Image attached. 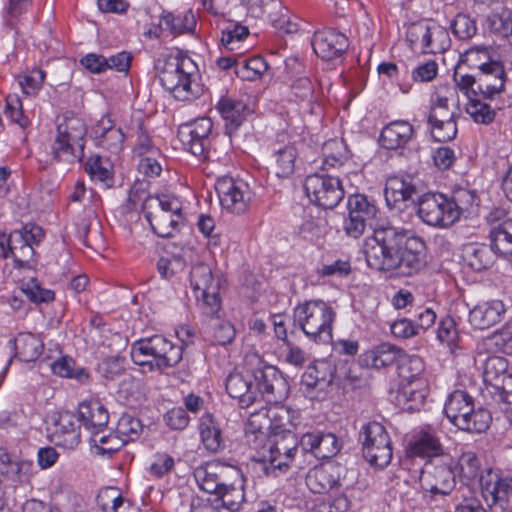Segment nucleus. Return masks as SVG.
Wrapping results in <instances>:
<instances>
[{
	"label": "nucleus",
	"instance_id": "nucleus-1",
	"mask_svg": "<svg viewBox=\"0 0 512 512\" xmlns=\"http://www.w3.org/2000/svg\"><path fill=\"white\" fill-rule=\"evenodd\" d=\"M424 241L410 230L382 226L367 237L363 251L367 265L375 270H400L413 274L424 265Z\"/></svg>",
	"mask_w": 512,
	"mask_h": 512
},
{
	"label": "nucleus",
	"instance_id": "nucleus-2",
	"mask_svg": "<svg viewBox=\"0 0 512 512\" xmlns=\"http://www.w3.org/2000/svg\"><path fill=\"white\" fill-rule=\"evenodd\" d=\"M272 422L269 408L262 407L249 415L245 426L247 444L256 451L251 462V469L258 476L276 477L285 472L297 451L296 442L292 439L289 446L285 439L273 442L269 439Z\"/></svg>",
	"mask_w": 512,
	"mask_h": 512
},
{
	"label": "nucleus",
	"instance_id": "nucleus-3",
	"mask_svg": "<svg viewBox=\"0 0 512 512\" xmlns=\"http://www.w3.org/2000/svg\"><path fill=\"white\" fill-rule=\"evenodd\" d=\"M162 86L177 100L188 101L199 94L198 66L182 51L174 50L158 61Z\"/></svg>",
	"mask_w": 512,
	"mask_h": 512
},
{
	"label": "nucleus",
	"instance_id": "nucleus-4",
	"mask_svg": "<svg viewBox=\"0 0 512 512\" xmlns=\"http://www.w3.org/2000/svg\"><path fill=\"white\" fill-rule=\"evenodd\" d=\"M130 356L143 371H164L182 359V346L174 345L162 335L141 338L132 343Z\"/></svg>",
	"mask_w": 512,
	"mask_h": 512
},
{
	"label": "nucleus",
	"instance_id": "nucleus-5",
	"mask_svg": "<svg viewBox=\"0 0 512 512\" xmlns=\"http://www.w3.org/2000/svg\"><path fill=\"white\" fill-rule=\"evenodd\" d=\"M294 318L311 341L322 344L332 341L336 311L328 302L310 300L299 304L294 309Z\"/></svg>",
	"mask_w": 512,
	"mask_h": 512
},
{
	"label": "nucleus",
	"instance_id": "nucleus-6",
	"mask_svg": "<svg viewBox=\"0 0 512 512\" xmlns=\"http://www.w3.org/2000/svg\"><path fill=\"white\" fill-rule=\"evenodd\" d=\"M244 361L248 371L253 375L257 397L261 395L268 404L280 403L285 399L288 394V384L275 366L266 363L255 351L247 352Z\"/></svg>",
	"mask_w": 512,
	"mask_h": 512
},
{
	"label": "nucleus",
	"instance_id": "nucleus-7",
	"mask_svg": "<svg viewBox=\"0 0 512 512\" xmlns=\"http://www.w3.org/2000/svg\"><path fill=\"white\" fill-rule=\"evenodd\" d=\"M86 127L78 117L64 118L57 124V133L51 151L60 162L72 163L80 160L84 152Z\"/></svg>",
	"mask_w": 512,
	"mask_h": 512
},
{
	"label": "nucleus",
	"instance_id": "nucleus-8",
	"mask_svg": "<svg viewBox=\"0 0 512 512\" xmlns=\"http://www.w3.org/2000/svg\"><path fill=\"white\" fill-rule=\"evenodd\" d=\"M484 383L492 388L490 393L497 409L512 413V374L508 373V362L500 356H489L482 366Z\"/></svg>",
	"mask_w": 512,
	"mask_h": 512
},
{
	"label": "nucleus",
	"instance_id": "nucleus-9",
	"mask_svg": "<svg viewBox=\"0 0 512 512\" xmlns=\"http://www.w3.org/2000/svg\"><path fill=\"white\" fill-rule=\"evenodd\" d=\"M410 48L419 53H441L450 47L451 40L445 27L434 21H419L406 30Z\"/></svg>",
	"mask_w": 512,
	"mask_h": 512
},
{
	"label": "nucleus",
	"instance_id": "nucleus-10",
	"mask_svg": "<svg viewBox=\"0 0 512 512\" xmlns=\"http://www.w3.org/2000/svg\"><path fill=\"white\" fill-rule=\"evenodd\" d=\"M360 441L365 459L377 468L386 467L392 459L390 437L385 427L376 421L362 426Z\"/></svg>",
	"mask_w": 512,
	"mask_h": 512
},
{
	"label": "nucleus",
	"instance_id": "nucleus-11",
	"mask_svg": "<svg viewBox=\"0 0 512 512\" xmlns=\"http://www.w3.org/2000/svg\"><path fill=\"white\" fill-rule=\"evenodd\" d=\"M448 196L443 193H426L418 198L416 214L427 226L449 229L457 221Z\"/></svg>",
	"mask_w": 512,
	"mask_h": 512
},
{
	"label": "nucleus",
	"instance_id": "nucleus-12",
	"mask_svg": "<svg viewBox=\"0 0 512 512\" xmlns=\"http://www.w3.org/2000/svg\"><path fill=\"white\" fill-rule=\"evenodd\" d=\"M304 189L310 201L324 209H333L344 198V189L339 178L326 174L308 175Z\"/></svg>",
	"mask_w": 512,
	"mask_h": 512
},
{
	"label": "nucleus",
	"instance_id": "nucleus-13",
	"mask_svg": "<svg viewBox=\"0 0 512 512\" xmlns=\"http://www.w3.org/2000/svg\"><path fill=\"white\" fill-rule=\"evenodd\" d=\"M190 283L195 297L207 307V313H216L220 308L219 282L215 280L208 264L199 263L190 271Z\"/></svg>",
	"mask_w": 512,
	"mask_h": 512
},
{
	"label": "nucleus",
	"instance_id": "nucleus-14",
	"mask_svg": "<svg viewBox=\"0 0 512 512\" xmlns=\"http://www.w3.org/2000/svg\"><path fill=\"white\" fill-rule=\"evenodd\" d=\"M216 191L222 208L234 214L246 212L253 197L246 182L230 177L218 179Z\"/></svg>",
	"mask_w": 512,
	"mask_h": 512
},
{
	"label": "nucleus",
	"instance_id": "nucleus-15",
	"mask_svg": "<svg viewBox=\"0 0 512 512\" xmlns=\"http://www.w3.org/2000/svg\"><path fill=\"white\" fill-rule=\"evenodd\" d=\"M455 477L453 461L445 457L438 460L435 465L426 466L422 473L421 485L423 490L432 496L448 495L455 487Z\"/></svg>",
	"mask_w": 512,
	"mask_h": 512
},
{
	"label": "nucleus",
	"instance_id": "nucleus-16",
	"mask_svg": "<svg viewBox=\"0 0 512 512\" xmlns=\"http://www.w3.org/2000/svg\"><path fill=\"white\" fill-rule=\"evenodd\" d=\"M213 123L210 118L202 117L192 123L182 125L178 138L183 147L197 157H205L210 145Z\"/></svg>",
	"mask_w": 512,
	"mask_h": 512
},
{
	"label": "nucleus",
	"instance_id": "nucleus-17",
	"mask_svg": "<svg viewBox=\"0 0 512 512\" xmlns=\"http://www.w3.org/2000/svg\"><path fill=\"white\" fill-rule=\"evenodd\" d=\"M231 475H238V467L220 462H208L194 470V478L199 488L210 494H217Z\"/></svg>",
	"mask_w": 512,
	"mask_h": 512
},
{
	"label": "nucleus",
	"instance_id": "nucleus-18",
	"mask_svg": "<svg viewBox=\"0 0 512 512\" xmlns=\"http://www.w3.org/2000/svg\"><path fill=\"white\" fill-rule=\"evenodd\" d=\"M335 368L327 360H317L309 365L301 377V387L304 393L313 398H319L331 385Z\"/></svg>",
	"mask_w": 512,
	"mask_h": 512
},
{
	"label": "nucleus",
	"instance_id": "nucleus-19",
	"mask_svg": "<svg viewBox=\"0 0 512 512\" xmlns=\"http://www.w3.org/2000/svg\"><path fill=\"white\" fill-rule=\"evenodd\" d=\"M480 73L477 77V91L483 99L495 100L505 89L506 74L503 65L498 61L479 64Z\"/></svg>",
	"mask_w": 512,
	"mask_h": 512
},
{
	"label": "nucleus",
	"instance_id": "nucleus-20",
	"mask_svg": "<svg viewBox=\"0 0 512 512\" xmlns=\"http://www.w3.org/2000/svg\"><path fill=\"white\" fill-rule=\"evenodd\" d=\"M442 453L443 446L437 433L428 426L415 429L406 447V454L411 458H434Z\"/></svg>",
	"mask_w": 512,
	"mask_h": 512
},
{
	"label": "nucleus",
	"instance_id": "nucleus-21",
	"mask_svg": "<svg viewBox=\"0 0 512 512\" xmlns=\"http://www.w3.org/2000/svg\"><path fill=\"white\" fill-rule=\"evenodd\" d=\"M34 473L33 461L12 457L0 449V477L3 482L16 487L28 483Z\"/></svg>",
	"mask_w": 512,
	"mask_h": 512
},
{
	"label": "nucleus",
	"instance_id": "nucleus-22",
	"mask_svg": "<svg viewBox=\"0 0 512 512\" xmlns=\"http://www.w3.org/2000/svg\"><path fill=\"white\" fill-rule=\"evenodd\" d=\"M226 391L230 397L238 399L241 407L246 408L257 400L253 375L244 362L243 371L230 373L226 379Z\"/></svg>",
	"mask_w": 512,
	"mask_h": 512
},
{
	"label": "nucleus",
	"instance_id": "nucleus-23",
	"mask_svg": "<svg viewBox=\"0 0 512 512\" xmlns=\"http://www.w3.org/2000/svg\"><path fill=\"white\" fill-rule=\"evenodd\" d=\"M348 45L347 37L333 29L316 32L312 40L314 52L323 60L340 57L346 51Z\"/></svg>",
	"mask_w": 512,
	"mask_h": 512
},
{
	"label": "nucleus",
	"instance_id": "nucleus-24",
	"mask_svg": "<svg viewBox=\"0 0 512 512\" xmlns=\"http://www.w3.org/2000/svg\"><path fill=\"white\" fill-rule=\"evenodd\" d=\"M506 310L502 300L480 301L469 311V323L476 329H488L504 318Z\"/></svg>",
	"mask_w": 512,
	"mask_h": 512
},
{
	"label": "nucleus",
	"instance_id": "nucleus-25",
	"mask_svg": "<svg viewBox=\"0 0 512 512\" xmlns=\"http://www.w3.org/2000/svg\"><path fill=\"white\" fill-rule=\"evenodd\" d=\"M418 193V183L415 178L409 175L389 177L385 184V200L391 208L398 207L399 204L409 200H414Z\"/></svg>",
	"mask_w": 512,
	"mask_h": 512
},
{
	"label": "nucleus",
	"instance_id": "nucleus-26",
	"mask_svg": "<svg viewBox=\"0 0 512 512\" xmlns=\"http://www.w3.org/2000/svg\"><path fill=\"white\" fill-rule=\"evenodd\" d=\"M217 109L224 122L225 132L229 136L237 132L250 113L243 100L233 97H222L217 103Z\"/></svg>",
	"mask_w": 512,
	"mask_h": 512
},
{
	"label": "nucleus",
	"instance_id": "nucleus-27",
	"mask_svg": "<svg viewBox=\"0 0 512 512\" xmlns=\"http://www.w3.org/2000/svg\"><path fill=\"white\" fill-rule=\"evenodd\" d=\"M91 133L98 147L115 154L122 150L124 133L120 127L115 126L109 116H103L94 125Z\"/></svg>",
	"mask_w": 512,
	"mask_h": 512
},
{
	"label": "nucleus",
	"instance_id": "nucleus-28",
	"mask_svg": "<svg viewBox=\"0 0 512 512\" xmlns=\"http://www.w3.org/2000/svg\"><path fill=\"white\" fill-rule=\"evenodd\" d=\"M0 255L5 259L12 257L16 264L23 266L33 258L34 250L27 244L19 229L9 235L0 234Z\"/></svg>",
	"mask_w": 512,
	"mask_h": 512
},
{
	"label": "nucleus",
	"instance_id": "nucleus-29",
	"mask_svg": "<svg viewBox=\"0 0 512 512\" xmlns=\"http://www.w3.org/2000/svg\"><path fill=\"white\" fill-rule=\"evenodd\" d=\"M455 417L449 420L458 429L468 432L482 433L491 423V414L483 408H474L473 400Z\"/></svg>",
	"mask_w": 512,
	"mask_h": 512
},
{
	"label": "nucleus",
	"instance_id": "nucleus-30",
	"mask_svg": "<svg viewBox=\"0 0 512 512\" xmlns=\"http://www.w3.org/2000/svg\"><path fill=\"white\" fill-rule=\"evenodd\" d=\"M298 148L294 142L276 143L272 148L270 168L278 178L290 177L296 167Z\"/></svg>",
	"mask_w": 512,
	"mask_h": 512
},
{
	"label": "nucleus",
	"instance_id": "nucleus-31",
	"mask_svg": "<svg viewBox=\"0 0 512 512\" xmlns=\"http://www.w3.org/2000/svg\"><path fill=\"white\" fill-rule=\"evenodd\" d=\"M79 420L91 436L106 428L109 421L107 409L98 400L83 401L78 407Z\"/></svg>",
	"mask_w": 512,
	"mask_h": 512
},
{
	"label": "nucleus",
	"instance_id": "nucleus-32",
	"mask_svg": "<svg viewBox=\"0 0 512 512\" xmlns=\"http://www.w3.org/2000/svg\"><path fill=\"white\" fill-rule=\"evenodd\" d=\"M54 442L64 448L73 449L80 442L79 426L76 417L70 412L60 413L54 423Z\"/></svg>",
	"mask_w": 512,
	"mask_h": 512
},
{
	"label": "nucleus",
	"instance_id": "nucleus-33",
	"mask_svg": "<svg viewBox=\"0 0 512 512\" xmlns=\"http://www.w3.org/2000/svg\"><path fill=\"white\" fill-rule=\"evenodd\" d=\"M399 356H401V349L399 347L384 342L365 351L360 356V362L366 367L382 369L396 364Z\"/></svg>",
	"mask_w": 512,
	"mask_h": 512
},
{
	"label": "nucleus",
	"instance_id": "nucleus-34",
	"mask_svg": "<svg viewBox=\"0 0 512 512\" xmlns=\"http://www.w3.org/2000/svg\"><path fill=\"white\" fill-rule=\"evenodd\" d=\"M413 126L404 120H397L387 124L381 131L380 144L390 150L404 147L413 137Z\"/></svg>",
	"mask_w": 512,
	"mask_h": 512
},
{
	"label": "nucleus",
	"instance_id": "nucleus-35",
	"mask_svg": "<svg viewBox=\"0 0 512 512\" xmlns=\"http://www.w3.org/2000/svg\"><path fill=\"white\" fill-rule=\"evenodd\" d=\"M339 479L338 467L327 462L311 469L306 476L307 487L316 494L330 490Z\"/></svg>",
	"mask_w": 512,
	"mask_h": 512
},
{
	"label": "nucleus",
	"instance_id": "nucleus-36",
	"mask_svg": "<svg viewBox=\"0 0 512 512\" xmlns=\"http://www.w3.org/2000/svg\"><path fill=\"white\" fill-rule=\"evenodd\" d=\"M84 170L100 187L108 189L113 186L114 166L109 158L93 154L85 160Z\"/></svg>",
	"mask_w": 512,
	"mask_h": 512
},
{
	"label": "nucleus",
	"instance_id": "nucleus-37",
	"mask_svg": "<svg viewBox=\"0 0 512 512\" xmlns=\"http://www.w3.org/2000/svg\"><path fill=\"white\" fill-rule=\"evenodd\" d=\"M246 479L242 471L238 468V475H231V480L226 481L225 487H221L216 494L225 508L230 511H238L245 501Z\"/></svg>",
	"mask_w": 512,
	"mask_h": 512
},
{
	"label": "nucleus",
	"instance_id": "nucleus-38",
	"mask_svg": "<svg viewBox=\"0 0 512 512\" xmlns=\"http://www.w3.org/2000/svg\"><path fill=\"white\" fill-rule=\"evenodd\" d=\"M199 433L206 450L216 453L224 448L220 425L211 413H204L200 418Z\"/></svg>",
	"mask_w": 512,
	"mask_h": 512
},
{
	"label": "nucleus",
	"instance_id": "nucleus-39",
	"mask_svg": "<svg viewBox=\"0 0 512 512\" xmlns=\"http://www.w3.org/2000/svg\"><path fill=\"white\" fill-rule=\"evenodd\" d=\"M11 350L15 351L16 356L24 361L31 362L38 359L43 352L42 340L32 333H20L13 340L9 341Z\"/></svg>",
	"mask_w": 512,
	"mask_h": 512
},
{
	"label": "nucleus",
	"instance_id": "nucleus-40",
	"mask_svg": "<svg viewBox=\"0 0 512 512\" xmlns=\"http://www.w3.org/2000/svg\"><path fill=\"white\" fill-rule=\"evenodd\" d=\"M457 113L448 116L428 115L427 122L430 133L435 141L447 142L457 135Z\"/></svg>",
	"mask_w": 512,
	"mask_h": 512
},
{
	"label": "nucleus",
	"instance_id": "nucleus-41",
	"mask_svg": "<svg viewBox=\"0 0 512 512\" xmlns=\"http://www.w3.org/2000/svg\"><path fill=\"white\" fill-rule=\"evenodd\" d=\"M457 102V90L447 84H441L435 87L430 99V111L428 115L448 116L456 114L450 109V104Z\"/></svg>",
	"mask_w": 512,
	"mask_h": 512
},
{
	"label": "nucleus",
	"instance_id": "nucleus-42",
	"mask_svg": "<svg viewBox=\"0 0 512 512\" xmlns=\"http://www.w3.org/2000/svg\"><path fill=\"white\" fill-rule=\"evenodd\" d=\"M426 392L424 381L416 380L407 382L398 391L397 400L403 409L409 411L419 410L424 403Z\"/></svg>",
	"mask_w": 512,
	"mask_h": 512
},
{
	"label": "nucleus",
	"instance_id": "nucleus-43",
	"mask_svg": "<svg viewBox=\"0 0 512 512\" xmlns=\"http://www.w3.org/2000/svg\"><path fill=\"white\" fill-rule=\"evenodd\" d=\"M291 93L300 102L306 103L310 110L313 105L318 103L322 96L321 88H317L315 83L307 76L295 77L290 84Z\"/></svg>",
	"mask_w": 512,
	"mask_h": 512
},
{
	"label": "nucleus",
	"instance_id": "nucleus-44",
	"mask_svg": "<svg viewBox=\"0 0 512 512\" xmlns=\"http://www.w3.org/2000/svg\"><path fill=\"white\" fill-rule=\"evenodd\" d=\"M147 218L154 233L163 238L173 236L185 222L184 216L166 214V212L149 213Z\"/></svg>",
	"mask_w": 512,
	"mask_h": 512
},
{
	"label": "nucleus",
	"instance_id": "nucleus-45",
	"mask_svg": "<svg viewBox=\"0 0 512 512\" xmlns=\"http://www.w3.org/2000/svg\"><path fill=\"white\" fill-rule=\"evenodd\" d=\"M162 27L172 35L193 34L196 28V18L192 11L174 15H162Z\"/></svg>",
	"mask_w": 512,
	"mask_h": 512
},
{
	"label": "nucleus",
	"instance_id": "nucleus-46",
	"mask_svg": "<svg viewBox=\"0 0 512 512\" xmlns=\"http://www.w3.org/2000/svg\"><path fill=\"white\" fill-rule=\"evenodd\" d=\"M90 443L94 454L106 457H110L125 444L117 432L106 434L105 429L94 433L90 438Z\"/></svg>",
	"mask_w": 512,
	"mask_h": 512
},
{
	"label": "nucleus",
	"instance_id": "nucleus-47",
	"mask_svg": "<svg viewBox=\"0 0 512 512\" xmlns=\"http://www.w3.org/2000/svg\"><path fill=\"white\" fill-rule=\"evenodd\" d=\"M489 238L495 254L512 255V220L505 221L497 228H490Z\"/></svg>",
	"mask_w": 512,
	"mask_h": 512
},
{
	"label": "nucleus",
	"instance_id": "nucleus-48",
	"mask_svg": "<svg viewBox=\"0 0 512 512\" xmlns=\"http://www.w3.org/2000/svg\"><path fill=\"white\" fill-rule=\"evenodd\" d=\"M399 376L407 381L421 380L419 376L423 373L425 366L421 357L415 354H407L401 349V356L397 361Z\"/></svg>",
	"mask_w": 512,
	"mask_h": 512
},
{
	"label": "nucleus",
	"instance_id": "nucleus-49",
	"mask_svg": "<svg viewBox=\"0 0 512 512\" xmlns=\"http://www.w3.org/2000/svg\"><path fill=\"white\" fill-rule=\"evenodd\" d=\"M465 260L472 270L479 272L493 265L494 251L486 245H471L466 250Z\"/></svg>",
	"mask_w": 512,
	"mask_h": 512
},
{
	"label": "nucleus",
	"instance_id": "nucleus-50",
	"mask_svg": "<svg viewBox=\"0 0 512 512\" xmlns=\"http://www.w3.org/2000/svg\"><path fill=\"white\" fill-rule=\"evenodd\" d=\"M241 51L240 62L237 66L236 75L243 80L255 81L267 71L268 64L261 56L251 58L244 57Z\"/></svg>",
	"mask_w": 512,
	"mask_h": 512
},
{
	"label": "nucleus",
	"instance_id": "nucleus-51",
	"mask_svg": "<svg viewBox=\"0 0 512 512\" xmlns=\"http://www.w3.org/2000/svg\"><path fill=\"white\" fill-rule=\"evenodd\" d=\"M347 208L349 214L362 219V222L366 225L368 223L370 224V221L373 220L378 213L376 205L362 194L349 196Z\"/></svg>",
	"mask_w": 512,
	"mask_h": 512
},
{
	"label": "nucleus",
	"instance_id": "nucleus-52",
	"mask_svg": "<svg viewBox=\"0 0 512 512\" xmlns=\"http://www.w3.org/2000/svg\"><path fill=\"white\" fill-rule=\"evenodd\" d=\"M118 394L124 399L126 405L131 407L141 404L146 398L143 383L134 377L124 378L120 382Z\"/></svg>",
	"mask_w": 512,
	"mask_h": 512
},
{
	"label": "nucleus",
	"instance_id": "nucleus-53",
	"mask_svg": "<svg viewBox=\"0 0 512 512\" xmlns=\"http://www.w3.org/2000/svg\"><path fill=\"white\" fill-rule=\"evenodd\" d=\"M51 369L59 377L75 379L80 383H84L89 379L88 371L83 367H76L75 361L68 356L55 360L51 365Z\"/></svg>",
	"mask_w": 512,
	"mask_h": 512
},
{
	"label": "nucleus",
	"instance_id": "nucleus-54",
	"mask_svg": "<svg viewBox=\"0 0 512 512\" xmlns=\"http://www.w3.org/2000/svg\"><path fill=\"white\" fill-rule=\"evenodd\" d=\"M453 468L463 480H474L479 476L480 461L474 451L465 450L458 457L457 463H453Z\"/></svg>",
	"mask_w": 512,
	"mask_h": 512
},
{
	"label": "nucleus",
	"instance_id": "nucleus-55",
	"mask_svg": "<svg viewBox=\"0 0 512 512\" xmlns=\"http://www.w3.org/2000/svg\"><path fill=\"white\" fill-rule=\"evenodd\" d=\"M249 35L247 26L239 23H230L222 30L221 45L228 51L241 50L242 44Z\"/></svg>",
	"mask_w": 512,
	"mask_h": 512
},
{
	"label": "nucleus",
	"instance_id": "nucleus-56",
	"mask_svg": "<svg viewBox=\"0 0 512 512\" xmlns=\"http://www.w3.org/2000/svg\"><path fill=\"white\" fill-rule=\"evenodd\" d=\"M126 365V358L120 354H115L103 358L98 363L96 370L106 380H114L125 372Z\"/></svg>",
	"mask_w": 512,
	"mask_h": 512
},
{
	"label": "nucleus",
	"instance_id": "nucleus-57",
	"mask_svg": "<svg viewBox=\"0 0 512 512\" xmlns=\"http://www.w3.org/2000/svg\"><path fill=\"white\" fill-rule=\"evenodd\" d=\"M322 155L324 165L336 167L347 159V147L341 139H330L324 143Z\"/></svg>",
	"mask_w": 512,
	"mask_h": 512
},
{
	"label": "nucleus",
	"instance_id": "nucleus-58",
	"mask_svg": "<svg viewBox=\"0 0 512 512\" xmlns=\"http://www.w3.org/2000/svg\"><path fill=\"white\" fill-rule=\"evenodd\" d=\"M21 290L34 303H49L55 297L52 290L43 288L35 278L23 279Z\"/></svg>",
	"mask_w": 512,
	"mask_h": 512
},
{
	"label": "nucleus",
	"instance_id": "nucleus-59",
	"mask_svg": "<svg viewBox=\"0 0 512 512\" xmlns=\"http://www.w3.org/2000/svg\"><path fill=\"white\" fill-rule=\"evenodd\" d=\"M143 430L141 421L130 414H123L117 422L116 432L120 435L125 444L137 439Z\"/></svg>",
	"mask_w": 512,
	"mask_h": 512
},
{
	"label": "nucleus",
	"instance_id": "nucleus-60",
	"mask_svg": "<svg viewBox=\"0 0 512 512\" xmlns=\"http://www.w3.org/2000/svg\"><path fill=\"white\" fill-rule=\"evenodd\" d=\"M466 112L478 124H490L493 122L496 112L495 110L485 102L476 98H469V102L466 105Z\"/></svg>",
	"mask_w": 512,
	"mask_h": 512
},
{
	"label": "nucleus",
	"instance_id": "nucleus-61",
	"mask_svg": "<svg viewBox=\"0 0 512 512\" xmlns=\"http://www.w3.org/2000/svg\"><path fill=\"white\" fill-rule=\"evenodd\" d=\"M448 200L450 205L454 208L453 212L457 221H459L461 215L476 204V195L471 190L458 189L455 190L450 197L448 196Z\"/></svg>",
	"mask_w": 512,
	"mask_h": 512
},
{
	"label": "nucleus",
	"instance_id": "nucleus-62",
	"mask_svg": "<svg viewBox=\"0 0 512 512\" xmlns=\"http://www.w3.org/2000/svg\"><path fill=\"white\" fill-rule=\"evenodd\" d=\"M157 269L163 279L170 280L184 271L185 261L176 255L161 257L157 262Z\"/></svg>",
	"mask_w": 512,
	"mask_h": 512
},
{
	"label": "nucleus",
	"instance_id": "nucleus-63",
	"mask_svg": "<svg viewBox=\"0 0 512 512\" xmlns=\"http://www.w3.org/2000/svg\"><path fill=\"white\" fill-rule=\"evenodd\" d=\"M174 458L167 453H156L151 458L147 471L152 478H162L174 468Z\"/></svg>",
	"mask_w": 512,
	"mask_h": 512
},
{
	"label": "nucleus",
	"instance_id": "nucleus-64",
	"mask_svg": "<svg viewBox=\"0 0 512 512\" xmlns=\"http://www.w3.org/2000/svg\"><path fill=\"white\" fill-rule=\"evenodd\" d=\"M473 398L465 391L455 390L449 394L445 401L444 413L448 420H451L467 406Z\"/></svg>",
	"mask_w": 512,
	"mask_h": 512
}]
</instances>
